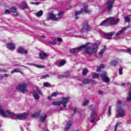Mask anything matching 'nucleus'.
<instances>
[{
  "mask_svg": "<svg viewBox=\"0 0 131 131\" xmlns=\"http://www.w3.org/2000/svg\"><path fill=\"white\" fill-rule=\"evenodd\" d=\"M6 113L8 115H9L10 118L14 119L15 117H16L17 119H19L20 120H25V119L27 118V116L29 115V114H28V113L26 112L19 114H15L9 110L6 111Z\"/></svg>",
  "mask_w": 131,
  "mask_h": 131,
  "instance_id": "nucleus-1",
  "label": "nucleus"
},
{
  "mask_svg": "<svg viewBox=\"0 0 131 131\" xmlns=\"http://www.w3.org/2000/svg\"><path fill=\"white\" fill-rule=\"evenodd\" d=\"M93 47H86L85 48L84 50V53L87 55H89V56H92V55H94V54H96L97 52H98V49H99V46H100V43L95 42L93 45Z\"/></svg>",
  "mask_w": 131,
  "mask_h": 131,
  "instance_id": "nucleus-2",
  "label": "nucleus"
},
{
  "mask_svg": "<svg viewBox=\"0 0 131 131\" xmlns=\"http://www.w3.org/2000/svg\"><path fill=\"white\" fill-rule=\"evenodd\" d=\"M70 100V97H61V101H54L52 102V105L53 106H60L61 104H62L63 106V108H66V105L68 103H69V101Z\"/></svg>",
  "mask_w": 131,
  "mask_h": 131,
  "instance_id": "nucleus-3",
  "label": "nucleus"
},
{
  "mask_svg": "<svg viewBox=\"0 0 131 131\" xmlns=\"http://www.w3.org/2000/svg\"><path fill=\"white\" fill-rule=\"evenodd\" d=\"M90 45H92V43L91 42H87L85 44L79 46L78 48L71 49L69 50V53H70V54H74V53L76 52V50L77 51H81L82 50H84L85 48H86V47H88V46H90Z\"/></svg>",
  "mask_w": 131,
  "mask_h": 131,
  "instance_id": "nucleus-4",
  "label": "nucleus"
},
{
  "mask_svg": "<svg viewBox=\"0 0 131 131\" xmlns=\"http://www.w3.org/2000/svg\"><path fill=\"white\" fill-rule=\"evenodd\" d=\"M27 86H28V85L26 83H23L21 84H19L17 86H16V89L18 91L23 93V94H26V92H28V91L26 89Z\"/></svg>",
  "mask_w": 131,
  "mask_h": 131,
  "instance_id": "nucleus-5",
  "label": "nucleus"
},
{
  "mask_svg": "<svg viewBox=\"0 0 131 131\" xmlns=\"http://www.w3.org/2000/svg\"><path fill=\"white\" fill-rule=\"evenodd\" d=\"M115 0H107L106 2L107 13L110 15L112 14V10H113V5H114Z\"/></svg>",
  "mask_w": 131,
  "mask_h": 131,
  "instance_id": "nucleus-6",
  "label": "nucleus"
},
{
  "mask_svg": "<svg viewBox=\"0 0 131 131\" xmlns=\"http://www.w3.org/2000/svg\"><path fill=\"white\" fill-rule=\"evenodd\" d=\"M82 26L83 27L80 31L82 33L91 31V27H90V25H89V21L88 20L84 21L82 23Z\"/></svg>",
  "mask_w": 131,
  "mask_h": 131,
  "instance_id": "nucleus-7",
  "label": "nucleus"
},
{
  "mask_svg": "<svg viewBox=\"0 0 131 131\" xmlns=\"http://www.w3.org/2000/svg\"><path fill=\"white\" fill-rule=\"evenodd\" d=\"M100 76L101 77L103 82H106L107 83L110 82V78L107 76V72L102 71V74H100Z\"/></svg>",
  "mask_w": 131,
  "mask_h": 131,
  "instance_id": "nucleus-8",
  "label": "nucleus"
},
{
  "mask_svg": "<svg viewBox=\"0 0 131 131\" xmlns=\"http://www.w3.org/2000/svg\"><path fill=\"white\" fill-rule=\"evenodd\" d=\"M114 19V17H113L106 18V19L102 21V22L99 25V26H105V27H108V26H110V20Z\"/></svg>",
  "mask_w": 131,
  "mask_h": 131,
  "instance_id": "nucleus-9",
  "label": "nucleus"
},
{
  "mask_svg": "<svg viewBox=\"0 0 131 131\" xmlns=\"http://www.w3.org/2000/svg\"><path fill=\"white\" fill-rule=\"evenodd\" d=\"M117 112L118 113V116L119 117H123L125 115L124 110L121 106L117 107Z\"/></svg>",
  "mask_w": 131,
  "mask_h": 131,
  "instance_id": "nucleus-10",
  "label": "nucleus"
},
{
  "mask_svg": "<svg viewBox=\"0 0 131 131\" xmlns=\"http://www.w3.org/2000/svg\"><path fill=\"white\" fill-rule=\"evenodd\" d=\"M56 16H57V15L50 13L49 14L47 19L48 20H52V21H58L60 18H58L56 17Z\"/></svg>",
  "mask_w": 131,
  "mask_h": 131,
  "instance_id": "nucleus-11",
  "label": "nucleus"
},
{
  "mask_svg": "<svg viewBox=\"0 0 131 131\" xmlns=\"http://www.w3.org/2000/svg\"><path fill=\"white\" fill-rule=\"evenodd\" d=\"M83 83L88 84L89 83H93V84H97V81L94 80L92 79H84L82 81Z\"/></svg>",
  "mask_w": 131,
  "mask_h": 131,
  "instance_id": "nucleus-12",
  "label": "nucleus"
},
{
  "mask_svg": "<svg viewBox=\"0 0 131 131\" xmlns=\"http://www.w3.org/2000/svg\"><path fill=\"white\" fill-rule=\"evenodd\" d=\"M119 21H120V19L118 18L117 19H110V26H113V25H117L119 23Z\"/></svg>",
  "mask_w": 131,
  "mask_h": 131,
  "instance_id": "nucleus-13",
  "label": "nucleus"
},
{
  "mask_svg": "<svg viewBox=\"0 0 131 131\" xmlns=\"http://www.w3.org/2000/svg\"><path fill=\"white\" fill-rule=\"evenodd\" d=\"M39 55L40 56V59H41V60H43L44 59H45V58H48V57L50 56L49 54H47L43 51H40Z\"/></svg>",
  "mask_w": 131,
  "mask_h": 131,
  "instance_id": "nucleus-14",
  "label": "nucleus"
},
{
  "mask_svg": "<svg viewBox=\"0 0 131 131\" xmlns=\"http://www.w3.org/2000/svg\"><path fill=\"white\" fill-rule=\"evenodd\" d=\"M17 53L18 54H28V51L27 50H25L24 48L20 47L17 49Z\"/></svg>",
  "mask_w": 131,
  "mask_h": 131,
  "instance_id": "nucleus-15",
  "label": "nucleus"
},
{
  "mask_svg": "<svg viewBox=\"0 0 131 131\" xmlns=\"http://www.w3.org/2000/svg\"><path fill=\"white\" fill-rule=\"evenodd\" d=\"M114 35V32H110L104 34V38L106 39H112V36Z\"/></svg>",
  "mask_w": 131,
  "mask_h": 131,
  "instance_id": "nucleus-16",
  "label": "nucleus"
},
{
  "mask_svg": "<svg viewBox=\"0 0 131 131\" xmlns=\"http://www.w3.org/2000/svg\"><path fill=\"white\" fill-rule=\"evenodd\" d=\"M6 48L10 51H13V50H15V45L14 43L8 42L6 45Z\"/></svg>",
  "mask_w": 131,
  "mask_h": 131,
  "instance_id": "nucleus-17",
  "label": "nucleus"
},
{
  "mask_svg": "<svg viewBox=\"0 0 131 131\" xmlns=\"http://www.w3.org/2000/svg\"><path fill=\"white\" fill-rule=\"evenodd\" d=\"M9 10H11V13H15V14H14V16H19V14L17 12V8L16 7L13 6L11 8H9Z\"/></svg>",
  "mask_w": 131,
  "mask_h": 131,
  "instance_id": "nucleus-18",
  "label": "nucleus"
},
{
  "mask_svg": "<svg viewBox=\"0 0 131 131\" xmlns=\"http://www.w3.org/2000/svg\"><path fill=\"white\" fill-rule=\"evenodd\" d=\"M20 8L22 10H24L25 9H28V5H27L25 2H24L21 4V5H20Z\"/></svg>",
  "mask_w": 131,
  "mask_h": 131,
  "instance_id": "nucleus-19",
  "label": "nucleus"
},
{
  "mask_svg": "<svg viewBox=\"0 0 131 131\" xmlns=\"http://www.w3.org/2000/svg\"><path fill=\"white\" fill-rule=\"evenodd\" d=\"M21 73L22 75L24 74V73H23L22 71L19 70V69H15L14 70H13L12 71H11V73H12V74H13V73Z\"/></svg>",
  "mask_w": 131,
  "mask_h": 131,
  "instance_id": "nucleus-20",
  "label": "nucleus"
},
{
  "mask_svg": "<svg viewBox=\"0 0 131 131\" xmlns=\"http://www.w3.org/2000/svg\"><path fill=\"white\" fill-rule=\"evenodd\" d=\"M0 113H1L2 117L8 118V115H7L6 114V112H5L4 110L1 109L0 110Z\"/></svg>",
  "mask_w": 131,
  "mask_h": 131,
  "instance_id": "nucleus-21",
  "label": "nucleus"
},
{
  "mask_svg": "<svg viewBox=\"0 0 131 131\" xmlns=\"http://www.w3.org/2000/svg\"><path fill=\"white\" fill-rule=\"evenodd\" d=\"M90 109L91 111V115L93 116V115H96V112L95 111V108L93 105L90 106Z\"/></svg>",
  "mask_w": 131,
  "mask_h": 131,
  "instance_id": "nucleus-22",
  "label": "nucleus"
},
{
  "mask_svg": "<svg viewBox=\"0 0 131 131\" xmlns=\"http://www.w3.org/2000/svg\"><path fill=\"white\" fill-rule=\"evenodd\" d=\"M105 68V66L104 64H101L100 66L97 67V69L96 70V72H101V69H104Z\"/></svg>",
  "mask_w": 131,
  "mask_h": 131,
  "instance_id": "nucleus-23",
  "label": "nucleus"
},
{
  "mask_svg": "<svg viewBox=\"0 0 131 131\" xmlns=\"http://www.w3.org/2000/svg\"><path fill=\"white\" fill-rule=\"evenodd\" d=\"M41 113V111L37 112L35 114H33L32 117H34V118H37V117H39Z\"/></svg>",
  "mask_w": 131,
  "mask_h": 131,
  "instance_id": "nucleus-24",
  "label": "nucleus"
},
{
  "mask_svg": "<svg viewBox=\"0 0 131 131\" xmlns=\"http://www.w3.org/2000/svg\"><path fill=\"white\" fill-rule=\"evenodd\" d=\"M84 11L85 13H90V10H88L89 6L85 3H83Z\"/></svg>",
  "mask_w": 131,
  "mask_h": 131,
  "instance_id": "nucleus-25",
  "label": "nucleus"
},
{
  "mask_svg": "<svg viewBox=\"0 0 131 131\" xmlns=\"http://www.w3.org/2000/svg\"><path fill=\"white\" fill-rule=\"evenodd\" d=\"M72 125V121H69L68 123H67V127L66 129L67 130H69L70 129V127Z\"/></svg>",
  "mask_w": 131,
  "mask_h": 131,
  "instance_id": "nucleus-26",
  "label": "nucleus"
},
{
  "mask_svg": "<svg viewBox=\"0 0 131 131\" xmlns=\"http://www.w3.org/2000/svg\"><path fill=\"white\" fill-rule=\"evenodd\" d=\"M47 117L48 116L47 115V114H45L44 116H41L40 118V120H41V122H45Z\"/></svg>",
  "mask_w": 131,
  "mask_h": 131,
  "instance_id": "nucleus-27",
  "label": "nucleus"
},
{
  "mask_svg": "<svg viewBox=\"0 0 131 131\" xmlns=\"http://www.w3.org/2000/svg\"><path fill=\"white\" fill-rule=\"evenodd\" d=\"M125 31V28H122L120 31L117 32L116 35V36H118V35H120V34H122L123 32Z\"/></svg>",
  "mask_w": 131,
  "mask_h": 131,
  "instance_id": "nucleus-28",
  "label": "nucleus"
},
{
  "mask_svg": "<svg viewBox=\"0 0 131 131\" xmlns=\"http://www.w3.org/2000/svg\"><path fill=\"white\" fill-rule=\"evenodd\" d=\"M92 77L93 78L98 79L100 77V75L97 73H92Z\"/></svg>",
  "mask_w": 131,
  "mask_h": 131,
  "instance_id": "nucleus-29",
  "label": "nucleus"
},
{
  "mask_svg": "<svg viewBox=\"0 0 131 131\" xmlns=\"http://www.w3.org/2000/svg\"><path fill=\"white\" fill-rule=\"evenodd\" d=\"M33 95L35 100H39V96L37 95V93L36 92L34 91Z\"/></svg>",
  "mask_w": 131,
  "mask_h": 131,
  "instance_id": "nucleus-30",
  "label": "nucleus"
},
{
  "mask_svg": "<svg viewBox=\"0 0 131 131\" xmlns=\"http://www.w3.org/2000/svg\"><path fill=\"white\" fill-rule=\"evenodd\" d=\"M124 20L125 22H127V23H130L131 19L129 18L128 15H127L125 17Z\"/></svg>",
  "mask_w": 131,
  "mask_h": 131,
  "instance_id": "nucleus-31",
  "label": "nucleus"
},
{
  "mask_svg": "<svg viewBox=\"0 0 131 131\" xmlns=\"http://www.w3.org/2000/svg\"><path fill=\"white\" fill-rule=\"evenodd\" d=\"M43 14V12L42 11V10L39 11V12L36 13V15L37 16V17H41V16H42Z\"/></svg>",
  "mask_w": 131,
  "mask_h": 131,
  "instance_id": "nucleus-32",
  "label": "nucleus"
},
{
  "mask_svg": "<svg viewBox=\"0 0 131 131\" xmlns=\"http://www.w3.org/2000/svg\"><path fill=\"white\" fill-rule=\"evenodd\" d=\"M105 51H106V48H103L102 50H101L99 52V56H100V57H103V54H104Z\"/></svg>",
  "mask_w": 131,
  "mask_h": 131,
  "instance_id": "nucleus-33",
  "label": "nucleus"
},
{
  "mask_svg": "<svg viewBox=\"0 0 131 131\" xmlns=\"http://www.w3.org/2000/svg\"><path fill=\"white\" fill-rule=\"evenodd\" d=\"M33 66H34L35 67H37V68H40V69H42V68H46V66H45L38 65V64H35L34 63L33 64Z\"/></svg>",
  "mask_w": 131,
  "mask_h": 131,
  "instance_id": "nucleus-34",
  "label": "nucleus"
},
{
  "mask_svg": "<svg viewBox=\"0 0 131 131\" xmlns=\"http://www.w3.org/2000/svg\"><path fill=\"white\" fill-rule=\"evenodd\" d=\"M120 124H122V122H118L116 124V125L115 126V131L117 130V128H118V126H119V125H120Z\"/></svg>",
  "mask_w": 131,
  "mask_h": 131,
  "instance_id": "nucleus-35",
  "label": "nucleus"
},
{
  "mask_svg": "<svg viewBox=\"0 0 131 131\" xmlns=\"http://www.w3.org/2000/svg\"><path fill=\"white\" fill-rule=\"evenodd\" d=\"M43 86H45L46 88H51V85L50 83L48 82H44L43 83Z\"/></svg>",
  "mask_w": 131,
  "mask_h": 131,
  "instance_id": "nucleus-36",
  "label": "nucleus"
},
{
  "mask_svg": "<svg viewBox=\"0 0 131 131\" xmlns=\"http://www.w3.org/2000/svg\"><path fill=\"white\" fill-rule=\"evenodd\" d=\"M112 66H114L116 67V65H117V61L114 60L111 61Z\"/></svg>",
  "mask_w": 131,
  "mask_h": 131,
  "instance_id": "nucleus-37",
  "label": "nucleus"
},
{
  "mask_svg": "<svg viewBox=\"0 0 131 131\" xmlns=\"http://www.w3.org/2000/svg\"><path fill=\"white\" fill-rule=\"evenodd\" d=\"M96 116V115H91V121L90 122H91V123H94V122H95V117Z\"/></svg>",
  "mask_w": 131,
  "mask_h": 131,
  "instance_id": "nucleus-38",
  "label": "nucleus"
},
{
  "mask_svg": "<svg viewBox=\"0 0 131 131\" xmlns=\"http://www.w3.org/2000/svg\"><path fill=\"white\" fill-rule=\"evenodd\" d=\"M64 11H61L59 13H58V14H57V16H59L58 18H60V19H61L62 17H63V15H64Z\"/></svg>",
  "mask_w": 131,
  "mask_h": 131,
  "instance_id": "nucleus-39",
  "label": "nucleus"
},
{
  "mask_svg": "<svg viewBox=\"0 0 131 131\" xmlns=\"http://www.w3.org/2000/svg\"><path fill=\"white\" fill-rule=\"evenodd\" d=\"M83 12V9H81L80 11H76L75 12V15H80V14H82Z\"/></svg>",
  "mask_w": 131,
  "mask_h": 131,
  "instance_id": "nucleus-40",
  "label": "nucleus"
},
{
  "mask_svg": "<svg viewBox=\"0 0 131 131\" xmlns=\"http://www.w3.org/2000/svg\"><path fill=\"white\" fill-rule=\"evenodd\" d=\"M8 77H9V74H4L3 76H1V79L2 80V79H4V78Z\"/></svg>",
  "mask_w": 131,
  "mask_h": 131,
  "instance_id": "nucleus-41",
  "label": "nucleus"
},
{
  "mask_svg": "<svg viewBox=\"0 0 131 131\" xmlns=\"http://www.w3.org/2000/svg\"><path fill=\"white\" fill-rule=\"evenodd\" d=\"M60 66H64V64H66V60H63L62 61H61L59 63Z\"/></svg>",
  "mask_w": 131,
  "mask_h": 131,
  "instance_id": "nucleus-42",
  "label": "nucleus"
},
{
  "mask_svg": "<svg viewBox=\"0 0 131 131\" xmlns=\"http://www.w3.org/2000/svg\"><path fill=\"white\" fill-rule=\"evenodd\" d=\"M88 72H89L88 69H85L83 70L82 75H86Z\"/></svg>",
  "mask_w": 131,
  "mask_h": 131,
  "instance_id": "nucleus-43",
  "label": "nucleus"
},
{
  "mask_svg": "<svg viewBox=\"0 0 131 131\" xmlns=\"http://www.w3.org/2000/svg\"><path fill=\"white\" fill-rule=\"evenodd\" d=\"M64 77H68V76H70V72L69 71H67L64 73Z\"/></svg>",
  "mask_w": 131,
  "mask_h": 131,
  "instance_id": "nucleus-44",
  "label": "nucleus"
},
{
  "mask_svg": "<svg viewBox=\"0 0 131 131\" xmlns=\"http://www.w3.org/2000/svg\"><path fill=\"white\" fill-rule=\"evenodd\" d=\"M11 12H12L11 11H10V10H9V9H6V10H5V14L6 15H9V14H11Z\"/></svg>",
  "mask_w": 131,
  "mask_h": 131,
  "instance_id": "nucleus-45",
  "label": "nucleus"
},
{
  "mask_svg": "<svg viewBox=\"0 0 131 131\" xmlns=\"http://www.w3.org/2000/svg\"><path fill=\"white\" fill-rule=\"evenodd\" d=\"M59 95V93L58 92H53L51 94V97H57Z\"/></svg>",
  "mask_w": 131,
  "mask_h": 131,
  "instance_id": "nucleus-46",
  "label": "nucleus"
},
{
  "mask_svg": "<svg viewBox=\"0 0 131 131\" xmlns=\"http://www.w3.org/2000/svg\"><path fill=\"white\" fill-rule=\"evenodd\" d=\"M89 103H90V101L88 100H85L84 101V102L83 103L82 105L83 106H86V105H88V104H89Z\"/></svg>",
  "mask_w": 131,
  "mask_h": 131,
  "instance_id": "nucleus-47",
  "label": "nucleus"
},
{
  "mask_svg": "<svg viewBox=\"0 0 131 131\" xmlns=\"http://www.w3.org/2000/svg\"><path fill=\"white\" fill-rule=\"evenodd\" d=\"M31 4L32 5H36V6H38V5H40V4H41L40 2H31Z\"/></svg>",
  "mask_w": 131,
  "mask_h": 131,
  "instance_id": "nucleus-48",
  "label": "nucleus"
},
{
  "mask_svg": "<svg viewBox=\"0 0 131 131\" xmlns=\"http://www.w3.org/2000/svg\"><path fill=\"white\" fill-rule=\"evenodd\" d=\"M122 70H123V68H119V72L120 75H122V74H123Z\"/></svg>",
  "mask_w": 131,
  "mask_h": 131,
  "instance_id": "nucleus-49",
  "label": "nucleus"
},
{
  "mask_svg": "<svg viewBox=\"0 0 131 131\" xmlns=\"http://www.w3.org/2000/svg\"><path fill=\"white\" fill-rule=\"evenodd\" d=\"M50 45H53V46H55V45L57 44V40H54L53 42H50Z\"/></svg>",
  "mask_w": 131,
  "mask_h": 131,
  "instance_id": "nucleus-50",
  "label": "nucleus"
},
{
  "mask_svg": "<svg viewBox=\"0 0 131 131\" xmlns=\"http://www.w3.org/2000/svg\"><path fill=\"white\" fill-rule=\"evenodd\" d=\"M108 115L110 116H111V115H112V113H111V106H109V110H108Z\"/></svg>",
  "mask_w": 131,
  "mask_h": 131,
  "instance_id": "nucleus-51",
  "label": "nucleus"
},
{
  "mask_svg": "<svg viewBox=\"0 0 131 131\" xmlns=\"http://www.w3.org/2000/svg\"><path fill=\"white\" fill-rule=\"evenodd\" d=\"M63 77H65V76L64 75H58V78L61 79L63 78Z\"/></svg>",
  "mask_w": 131,
  "mask_h": 131,
  "instance_id": "nucleus-52",
  "label": "nucleus"
},
{
  "mask_svg": "<svg viewBox=\"0 0 131 131\" xmlns=\"http://www.w3.org/2000/svg\"><path fill=\"white\" fill-rule=\"evenodd\" d=\"M48 77H50V75H44V76H43L42 77V78H43V79H46V78H47Z\"/></svg>",
  "mask_w": 131,
  "mask_h": 131,
  "instance_id": "nucleus-53",
  "label": "nucleus"
},
{
  "mask_svg": "<svg viewBox=\"0 0 131 131\" xmlns=\"http://www.w3.org/2000/svg\"><path fill=\"white\" fill-rule=\"evenodd\" d=\"M123 28H125V30H126V29H127V28H131V26H130V25H128L126 27H124Z\"/></svg>",
  "mask_w": 131,
  "mask_h": 131,
  "instance_id": "nucleus-54",
  "label": "nucleus"
},
{
  "mask_svg": "<svg viewBox=\"0 0 131 131\" xmlns=\"http://www.w3.org/2000/svg\"><path fill=\"white\" fill-rule=\"evenodd\" d=\"M57 40L58 41H60V42H62L63 41V39H62V38H61L60 37H58Z\"/></svg>",
  "mask_w": 131,
  "mask_h": 131,
  "instance_id": "nucleus-55",
  "label": "nucleus"
},
{
  "mask_svg": "<svg viewBox=\"0 0 131 131\" xmlns=\"http://www.w3.org/2000/svg\"><path fill=\"white\" fill-rule=\"evenodd\" d=\"M73 112H74V114H75V113H76V111H77V108H74L73 110Z\"/></svg>",
  "mask_w": 131,
  "mask_h": 131,
  "instance_id": "nucleus-56",
  "label": "nucleus"
},
{
  "mask_svg": "<svg viewBox=\"0 0 131 131\" xmlns=\"http://www.w3.org/2000/svg\"><path fill=\"white\" fill-rule=\"evenodd\" d=\"M98 93H99V94H100V95H101L102 94H104V92H103V91H101V90H99V91H98Z\"/></svg>",
  "mask_w": 131,
  "mask_h": 131,
  "instance_id": "nucleus-57",
  "label": "nucleus"
},
{
  "mask_svg": "<svg viewBox=\"0 0 131 131\" xmlns=\"http://www.w3.org/2000/svg\"><path fill=\"white\" fill-rule=\"evenodd\" d=\"M0 71H1L2 72H7L8 71H7L6 70L1 69V70H0Z\"/></svg>",
  "mask_w": 131,
  "mask_h": 131,
  "instance_id": "nucleus-58",
  "label": "nucleus"
},
{
  "mask_svg": "<svg viewBox=\"0 0 131 131\" xmlns=\"http://www.w3.org/2000/svg\"><path fill=\"white\" fill-rule=\"evenodd\" d=\"M127 53H129V54H130L131 53V49H129L127 51Z\"/></svg>",
  "mask_w": 131,
  "mask_h": 131,
  "instance_id": "nucleus-59",
  "label": "nucleus"
},
{
  "mask_svg": "<svg viewBox=\"0 0 131 131\" xmlns=\"http://www.w3.org/2000/svg\"><path fill=\"white\" fill-rule=\"evenodd\" d=\"M38 92L39 94L42 95V92H41V91L40 90H38Z\"/></svg>",
  "mask_w": 131,
  "mask_h": 131,
  "instance_id": "nucleus-60",
  "label": "nucleus"
},
{
  "mask_svg": "<svg viewBox=\"0 0 131 131\" xmlns=\"http://www.w3.org/2000/svg\"><path fill=\"white\" fill-rule=\"evenodd\" d=\"M52 97H53V96H52V95H51L50 96H49L48 98V100H51Z\"/></svg>",
  "mask_w": 131,
  "mask_h": 131,
  "instance_id": "nucleus-61",
  "label": "nucleus"
},
{
  "mask_svg": "<svg viewBox=\"0 0 131 131\" xmlns=\"http://www.w3.org/2000/svg\"><path fill=\"white\" fill-rule=\"evenodd\" d=\"M122 103V102L121 101H118V105H121Z\"/></svg>",
  "mask_w": 131,
  "mask_h": 131,
  "instance_id": "nucleus-62",
  "label": "nucleus"
},
{
  "mask_svg": "<svg viewBox=\"0 0 131 131\" xmlns=\"http://www.w3.org/2000/svg\"><path fill=\"white\" fill-rule=\"evenodd\" d=\"M75 16H76V20H78V19H79V17H78L77 15H75Z\"/></svg>",
  "mask_w": 131,
  "mask_h": 131,
  "instance_id": "nucleus-63",
  "label": "nucleus"
},
{
  "mask_svg": "<svg viewBox=\"0 0 131 131\" xmlns=\"http://www.w3.org/2000/svg\"><path fill=\"white\" fill-rule=\"evenodd\" d=\"M40 37L41 38H46V36H41Z\"/></svg>",
  "mask_w": 131,
  "mask_h": 131,
  "instance_id": "nucleus-64",
  "label": "nucleus"
}]
</instances>
